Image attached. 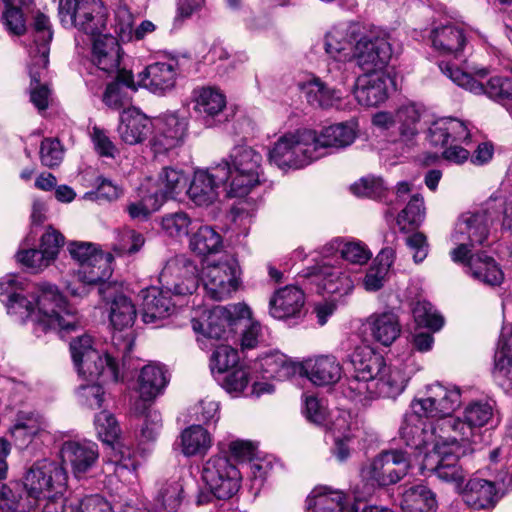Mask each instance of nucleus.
Here are the masks:
<instances>
[{"label": "nucleus", "instance_id": "nucleus-1", "mask_svg": "<svg viewBox=\"0 0 512 512\" xmlns=\"http://www.w3.org/2000/svg\"><path fill=\"white\" fill-rule=\"evenodd\" d=\"M23 281L8 275L0 282V301L11 315L29 319L36 330H55L69 333L81 326L77 311L71 307L55 285L41 284L30 292L31 299L23 295Z\"/></svg>", "mask_w": 512, "mask_h": 512}, {"label": "nucleus", "instance_id": "nucleus-2", "mask_svg": "<svg viewBox=\"0 0 512 512\" xmlns=\"http://www.w3.org/2000/svg\"><path fill=\"white\" fill-rule=\"evenodd\" d=\"M354 373L347 380L353 396L395 398L406 387L407 377L398 367H387L384 358L369 347H358L351 355Z\"/></svg>", "mask_w": 512, "mask_h": 512}, {"label": "nucleus", "instance_id": "nucleus-3", "mask_svg": "<svg viewBox=\"0 0 512 512\" xmlns=\"http://www.w3.org/2000/svg\"><path fill=\"white\" fill-rule=\"evenodd\" d=\"M498 422L495 419V404L490 400L469 403L462 416L445 418L440 424V437L452 443L477 444L481 441L482 427Z\"/></svg>", "mask_w": 512, "mask_h": 512}, {"label": "nucleus", "instance_id": "nucleus-4", "mask_svg": "<svg viewBox=\"0 0 512 512\" xmlns=\"http://www.w3.org/2000/svg\"><path fill=\"white\" fill-rule=\"evenodd\" d=\"M266 366L275 365L277 369H270L271 376L282 380L297 371L306 376L313 384L318 386L331 385L338 382L342 375V367L334 356L322 355L308 358L301 363H288L285 360L278 362L272 358L265 360Z\"/></svg>", "mask_w": 512, "mask_h": 512}, {"label": "nucleus", "instance_id": "nucleus-5", "mask_svg": "<svg viewBox=\"0 0 512 512\" xmlns=\"http://www.w3.org/2000/svg\"><path fill=\"white\" fill-rule=\"evenodd\" d=\"M229 197H243L259 184L262 156L252 147L235 146L230 153Z\"/></svg>", "mask_w": 512, "mask_h": 512}, {"label": "nucleus", "instance_id": "nucleus-6", "mask_svg": "<svg viewBox=\"0 0 512 512\" xmlns=\"http://www.w3.org/2000/svg\"><path fill=\"white\" fill-rule=\"evenodd\" d=\"M250 308L244 304L231 307L216 306L205 315L203 321L193 320L192 327L195 332H200L209 339L228 340L235 333L238 323L247 321Z\"/></svg>", "mask_w": 512, "mask_h": 512}, {"label": "nucleus", "instance_id": "nucleus-7", "mask_svg": "<svg viewBox=\"0 0 512 512\" xmlns=\"http://www.w3.org/2000/svg\"><path fill=\"white\" fill-rule=\"evenodd\" d=\"M71 257L80 265L76 277L85 283H102L112 274V255L103 253L88 242H71L68 245Z\"/></svg>", "mask_w": 512, "mask_h": 512}, {"label": "nucleus", "instance_id": "nucleus-8", "mask_svg": "<svg viewBox=\"0 0 512 512\" xmlns=\"http://www.w3.org/2000/svg\"><path fill=\"white\" fill-rule=\"evenodd\" d=\"M201 281L206 295L215 301L227 299L239 285V265L232 256L209 263L202 269Z\"/></svg>", "mask_w": 512, "mask_h": 512}, {"label": "nucleus", "instance_id": "nucleus-9", "mask_svg": "<svg viewBox=\"0 0 512 512\" xmlns=\"http://www.w3.org/2000/svg\"><path fill=\"white\" fill-rule=\"evenodd\" d=\"M497 215L496 201L490 197L477 210L463 213L458 218L451 240L468 241L470 245L483 244Z\"/></svg>", "mask_w": 512, "mask_h": 512}, {"label": "nucleus", "instance_id": "nucleus-10", "mask_svg": "<svg viewBox=\"0 0 512 512\" xmlns=\"http://www.w3.org/2000/svg\"><path fill=\"white\" fill-rule=\"evenodd\" d=\"M441 70L457 85L473 92L486 94L490 99L502 104L512 114V80L495 76L483 84L458 67L440 65Z\"/></svg>", "mask_w": 512, "mask_h": 512}, {"label": "nucleus", "instance_id": "nucleus-11", "mask_svg": "<svg viewBox=\"0 0 512 512\" xmlns=\"http://www.w3.org/2000/svg\"><path fill=\"white\" fill-rule=\"evenodd\" d=\"M411 468L409 454L392 449L381 452L373 461L362 469L364 479L378 486H389L403 479Z\"/></svg>", "mask_w": 512, "mask_h": 512}, {"label": "nucleus", "instance_id": "nucleus-12", "mask_svg": "<svg viewBox=\"0 0 512 512\" xmlns=\"http://www.w3.org/2000/svg\"><path fill=\"white\" fill-rule=\"evenodd\" d=\"M103 6L98 0H60L62 24L95 36L103 27Z\"/></svg>", "mask_w": 512, "mask_h": 512}, {"label": "nucleus", "instance_id": "nucleus-13", "mask_svg": "<svg viewBox=\"0 0 512 512\" xmlns=\"http://www.w3.org/2000/svg\"><path fill=\"white\" fill-rule=\"evenodd\" d=\"M461 405V392L457 387L434 383L427 386L426 396L412 402L411 408L426 418H436L437 427Z\"/></svg>", "mask_w": 512, "mask_h": 512}, {"label": "nucleus", "instance_id": "nucleus-14", "mask_svg": "<svg viewBox=\"0 0 512 512\" xmlns=\"http://www.w3.org/2000/svg\"><path fill=\"white\" fill-rule=\"evenodd\" d=\"M392 55L388 35L381 30H367L363 26L361 36L357 38L353 58L362 70H382Z\"/></svg>", "mask_w": 512, "mask_h": 512}, {"label": "nucleus", "instance_id": "nucleus-15", "mask_svg": "<svg viewBox=\"0 0 512 512\" xmlns=\"http://www.w3.org/2000/svg\"><path fill=\"white\" fill-rule=\"evenodd\" d=\"M230 172L231 167L227 160L205 170H197L186 190L189 199L197 206L211 205L218 198L221 186H226V191L229 189Z\"/></svg>", "mask_w": 512, "mask_h": 512}, {"label": "nucleus", "instance_id": "nucleus-16", "mask_svg": "<svg viewBox=\"0 0 512 512\" xmlns=\"http://www.w3.org/2000/svg\"><path fill=\"white\" fill-rule=\"evenodd\" d=\"M24 481L26 487L44 502L49 500L48 493H62L65 490L68 475L61 464L43 459L35 462L27 470Z\"/></svg>", "mask_w": 512, "mask_h": 512}, {"label": "nucleus", "instance_id": "nucleus-17", "mask_svg": "<svg viewBox=\"0 0 512 512\" xmlns=\"http://www.w3.org/2000/svg\"><path fill=\"white\" fill-rule=\"evenodd\" d=\"M202 479L218 499L231 498L240 487V472L226 456H213L204 464Z\"/></svg>", "mask_w": 512, "mask_h": 512}, {"label": "nucleus", "instance_id": "nucleus-18", "mask_svg": "<svg viewBox=\"0 0 512 512\" xmlns=\"http://www.w3.org/2000/svg\"><path fill=\"white\" fill-rule=\"evenodd\" d=\"M198 269L185 255L169 259L159 274V282L166 293L192 294L198 287Z\"/></svg>", "mask_w": 512, "mask_h": 512}, {"label": "nucleus", "instance_id": "nucleus-19", "mask_svg": "<svg viewBox=\"0 0 512 512\" xmlns=\"http://www.w3.org/2000/svg\"><path fill=\"white\" fill-rule=\"evenodd\" d=\"M62 463L70 466L72 474L82 479L97 464L99 459L98 445L87 440H68L62 444Z\"/></svg>", "mask_w": 512, "mask_h": 512}, {"label": "nucleus", "instance_id": "nucleus-20", "mask_svg": "<svg viewBox=\"0 0 512 512\" xmlns=\"http://www.w3.org/2000/svg\"><path fill=\"white\" fill-rule=\"evenodd\" d=\"M98 293L109 306L110 322L115 329L131 327L136 319V309L132 301L119 291L116 283L102 282Z\"/></svg>", "mask_w": 512, "mask_h": 512}, {"label": "nucleus", "instance_id": "nucleus-21", "mask_svg": "<svg viewBox=\"0 0 512 512\" xmlns=\"http://www.w3.org/2000/svg\"><path fill=\"white\" fill-rule=\"evenodd\" d=\"M423 466L434 472L437 477L446 482L460 486L465 479V472L459 464V458L449 446L435 445L433 450L425 453Z\"/></svg>", "mask_w": 512, "mask_h": 512}, {"label": "nucleus", "instance_id": "nucleus-22", "mask_svg": "<svg viewBox=\"0 0 512 512\" xmlns=\"http://www.w3.org/2000/svg\"><path fill=\"white\" fill-rule=\"evenodd\" d=\"M91 62L106 76L119 75L121 71L122 49L116 37L109 34L92 36Z\"/></svg>", "mask_w": 512, "mask_h": 512}, {"label": "nucleus", "instance_id": "nucleus-23", "mask_svg": "<svg viewBox=\"0 0 512 512\" xmlns=\"http://www.w3.org/2000/svg\"><path fill=\"white\" fill-rule=\"evenodd\" d=\"M422 413H417L413 409L405 414L403 423L400 427V437L407 447L416 451H422L427 445L435 441L436 433L440 437V429L433 426L430 422L423 419Z\"/></svg>", "mask_w": 512, "mask_h": 512}, {"label": "nucleus", "instance_id": "nucleus-24", "mask_svg": "<svg viewBox=\"0 0 512 512\" xmlns=\"http://www.w3.org/2000/svg\"><path fill=\"white\" fill-rule=\"evenodd\" d=\"M43 504L39 496L32 493L26 482L0 481V509L2 512H32Z\"/></svg>", "mask_w": 512, "mask_h": 512}, {"label": "nucleus", "instance_id": "nucleus-25", "mask_svg": "<svg viewBox=\"0 0 512 512\" xmlns=\"http://www.w3.org/2000/svg\"><path fill=\"white\" fill-rule=\"evenodd\" d=\"M308 275L314 277L317 284L328 294L343 296L353 289V281L343 267L328 261L312 267Z\"/></svg>", "mask_w": 512, "mask_h": 512}, {"label": "nucleus", "instance_id": "nucleus-26", "mask_svg": "<svg viewBox=\"0 0 512 512\" xmlns=\"http://www.w3.org/2000/svg\"><path fill=\"white\" fill-rule=\"evenodd\" d=\"M387 77L381 70L366 72L356 79L354 95L358 103L374 107L383 103L387 97Z\"/></svg>", "mask_w": 512, "mask_h": 512}, {"label": "nucleus", "instance_id": "nucleus-27", "mask_svg": "<svg viewBox=\"0 0 512 512\" xmlns=\"http://www.w3.org/2000/svg\"><path fill=\"white\" fill-rule=\"evenodd\" d=\"M177 63L155 62L139 74V84L155 94H164L174 88L177 77Z\"/></svg>", "mask_w": 512, "mask_h": 512}, {"label": "nucleus", "instance_id": "nucleus-28", "mask_svg": "<svg viewBox=\"0 0 512 512\" xmlns=\"http://www.w3.org/2000/svg\"><path fill=\"white\" fill-rule=\"evenodd\" d=\"M305 303L303 291L293 285L278 289L270 298L269 313L279 320L300 315Z\"/></svg>", "mask_w": 512, "mask_h": 512}, {"label": "nucleus", "instance_id": "nucleus-29", "mask_svg": "<svg viewBox=\"0 0 512 512\" xmlns=\"http://www.w3.org/2000/svg\"><path fill=\"white\" fill-rule=\"evenodd\" d=\"M361 32H363V26L358 23H352L346 28H333L325 37L326 52L340 61L352 58L350 51L354 52L357 38L361 36Z\"/></svg>", "mask_w": 512, "mask_h": 512}, {"label": "nucleus", "instance_id": "nucleus-30", "mask_svg": "<svg viewBox=\"0 0 512 512\" xmlns=\"http://www.w3.org/2000/svg\"><path fill=\"white\" fill-rule=\"evenodd\" d=\"M187 120L176 114L163 116L158 123V132L153 138L156 152H165L181 145L187 134Z\"/></svg>", "mask_w": 512, "mask_h": 512}, {"label": "nucleus", "instance_id": "nucleus-31", "mask_svg": "<svg viewBox=\"0 0 512 512\" xmlns=\"http://www.w3.org/2000/svg\"><path fill=\"white\" fill-rule=\"evenodd\" d=\"M78 373L88 381L103 377L105 379L117 382L119 380V370L115 360L109 355H101L98 351H90L87 357L74 362Z\"/></svg>", "mask_w": 512, "mask_h": 512}, {"label": "nucleus", "instance_id": "nucleus-32", "mask_svg": "<svg viewBox=\"0 0 512 512\" xmlns=\"http://www.w3.org/2000/svg\"><path fill=\"white\" fill-rule=\"evenodd\" d=\"M193 111L202 118L205 125H214L217 117L226 107V98L218 90L212 87H201L192 93Z\"/></svg>", "mask_w": 512, "mask_h": 512}, {"label": "nucleus", "instance_id": "nucleus-33", "mask_svg": "<svg viewBox=\"0 0 512 512\" xmlns=\"http://www.w3.org/2000/svg\"><path fill=\"white\" fill-rule=\"evenodd\" d=\"M433 48L443 55L458 57L467 44V36L463 28L453 24H439L430 33Z\"/></svg>", "mask_w": 512, "mask_h": 512}, {"label": "nucleus", "instance_id": "nucleus-34", "mask_svg": "<svg viewBox=\"0 0 512 512\" xmlns=\"http://www.w3.org/2000/svg\"><path fill=\"white\" fill-rule=\"evenodd\" d=\"M142 319L146 324H157L175 311V303L171 301V293L157 287L143 291Z\"/></svg>", "mask_w": 512, "mask_h": 512}, {"label": "nucleus", "instance_id": "nucleus-35", "mask_svg": "<svg viewBox=\"0 0 512 512\" xmlns=\"http://www.w3.org/2000/svg\"><path fill=\"white\" fill-rule=\"evenodd\" d=\"M150 119L135 108L125 109L120 118L118 133L123 142L135 145L143 142L150 134Z\"/></svg>", "mask_w": 512, "mask_h": 512}, {"label": "nucleus", "instance_id": "nucleus-36", "mask_svg": "<svg viewBox=\"0 0 512 512\" xmlns=\"http://www.w3.org/2000/svg\"><path fill=\"white\" fill-rule=\"evenodd\" d=\"M372 338L383 346L391 345L401 333L397 314L393 311L375 312L367 318Z\"/></svg>", "mask_w": 512, "mask_h": 512}, {"label": "nucleus", "instance_id": "nucleus-37", "mask_svg": "<svg viewBox=\"0 0 512 512\" xmlns=\"http://www.w3.org/2000/svg\"><path fill=\"white\" fill-rule=\"evenodd\" d=\"M167 371L159 364H148L141 369L138 377L140 400L136 403L153 401L168 384Z\"/></svg>", "mask_w": 512, "mask_h": 512}, {"label": "nucleus", "instance_id": "nucleus-38", "mask_svg": "<svg viewBox=\"0 0 512 512\" xmlns=\"http://www.w3.org/2000/svg\"><path fill=\"white\" fill-rule=\"evenodd\" d=\"M292 168H301L324 155L317 142V134L312 130H299L292 133Z\"/></svg>", "mask_w": 512, "mask_h": 512}, {"label": "nucleus", "instance_id": "nucleus-39", "mask_svg": "<svg viewBox=\"0 0 512 512\" xmlns=\"http://www.w3.org/2000/svg\"><path fill=\"white\" fill-rule=\"evenodd\" d=\"M189 177L180 169L173 167H164L158 175L156 190L153 195L161 204L167 199H176L179 195L186 192Z\"/></svg>", "mask_w": 512, "mask_h": 512}, {"label": "nucleus", "instance_id": "nucleus-40", "mask_svg": "<svg viewBox=\"0 0 512 512\" xmlns=\"http://www.w3.org/2000/svg\"><path fill=\"white\" fill-rule=\"evenodd\" d=\"M463 499L474 509L493 507L498 500L495 484L485 479L472 478L465 486Z\"/></svg>", "mask_w": 512, "mask_h": 512}, {"label": "nucleus", "instance_id": "nucleus-41", "mask_svg": "<svg viewBox=\"0 0 512 512\" xmlns=\"http://www.w3.org/2000/svg\"><path fill=\"white\" fill-rule=\"evenodd\" d=\"M130 88L132 91L137 90V86L133 80V74L129 70H124L116 76V81L107 85L102 97L103 103L112 110L125 109L131 104V97L123 88Z\"/></svg>", "mask_w": 512, "mask_h": 512}, {"label": "nucleus", "instance_id": "nucleus-42", "mask_svg": "<svg viewBox=\"0 0 512 512\" xmlns=\"http://www.w3.org/2000/svg\"><path fill=\"white\" fill-rule=\"evenodd\" d=\"M394 260L395 251L392 248L386 247L380 251L363 278L362 284L366 291L375 292L384 286Z\"/></svg>", "mask_w": 512, "mask_h": 512}, {"label": "nucleus", "instance_id": "nucleus-43", "mask_svg": "<svg viewBox=\"0 0 512 512\" xmlns=\"http://www.w3.org/2000/svg\"><path fill=\"white\" fill-rule=\"evenodd\" d=\"M468 269L475 279L490 286L500 285L504 279L499 265L485 252L472 255L468 261Z\"/></svg>", "mask_w": 512, "mask_h": 512}, {"label": "nucleus", "instance_id": "nucleus-44", "mask_svg": "<svg viewBox=\"0 0 512 512\" xmlns=\"http://www.w3.org/2000/svg\"><path fill=\"white\" fill-rule=\"evenodd\" d=\"M400 505L402 512H437L435 494L422 484L406 489Z\"/></svg>", "mask_w": 512, "mask_h": 512}, {"label": "nucleus", "instance_id": "nucleus-45", "mask_svg": "<svg viewBox=\"0 0 512 512\" xmlns=\"http://www.w3.org/2000/svg\"><path fill=\"white\" fill-rule=\"evenodd\" d=\"M345 499L342 491L321 487L313 490L306 504L309 512H342Z\"/></svg>", "mask_w": 512, "mask_h": 512}, {"label": "nucleus", "instance_id": "nucleus-46", "mask_svg": "<svg viewBox=\"0 0 512 512\" xmlns=\"http://www.w3.org/2000/svg\"><path fill=\"white\" fill-rule=\"evenodd\" d=\"M356 138V132L352 125L339 123L324 128L317 135L320 151L325 148L341 149L350 146Z\"/></svg>", "mask_w": 512, "mask_h": 512}, {"label": "nucleus", "instance_id": "nucleus-47", "mask_svg": "<svg viewBox=\"0 0 512 512\" xmlns=\"http://www.w3.org/2000/svg\"><path fill=\"white\" fill-rule=\"evenodd\" d=\"M303 89L307 102L313 107L323 109L337 107L341 100L339 90L327 87L319 79L309 81Z\"/></svg>", "mask_w": 512, "mask_h": 512}, {"label": "nucleus", "instance_id": "nucleus-48", "mask_svg": "<svg viewBox=\"0 0 512 512\" xmlns=\"http://www.w3.org/2000/svg\"><path fill=\"white\" fill-rule=\"evenodd\" d=\"M221 235L211 226L201 225L192 233L189 240L190 249L200 255L206 256L220 251L222 248Z\"/></svg>", "mask_w": 512, "mask_h": 512}, {"label": "nucleus", "instance_id": "nucleus-49", "mask_svg": "<svg viewBox=\"0 0 512 512\" xmlns=\"http://www.w3.org/2000/svg\"><path fill=\"white\" fill-rule=\"evenodd\" d=\"M211 447V436L201 425H192L181 434V449L184 455L205 454Z\"/></svg>", "mask_w": 512, "mask_h": 512}, {"label": "nucleus", "instance_id": "nucleus-50", "mask_svg": "<svg viewBox=\"0 0 512 512\" xmlns=\"http://www.w3.org/2000/svg\"><path fill=\"white\" fill-rule=\"evenodd\" d=\"M421 111L414 103L404 104L396 111V124L403 141H411L419 132Z\"/></svg>", "mask_w": 512, "mask_h": 512}, {"label": "nucleus", "instance_id": "nucleus-51", "mask_svg": "<svg viewBox=\"0 0 512 512\" xmlns=\"http://www.w3.org/2000/svg\"><path fill=\"white\" fill-rule=\"evenodd\" d=\"M184 500V484L180 479L164 483L157 497L161 512H182Z\"/></svg>", "mask_w": 512, "mask_h": 512}, {"label": "nucleus", "instance_id": "nucleus-52", "mask_svg": "<svg viewBox=\"0 0 512 512\" xmlns=\"http://www.w3.org/2000/svg\"><path fill=\"white\" fill-rule=\"evenodd\" d=\"M42 430V423L38 417L30 413H20L16 422L10 429L11 436L19 446H26L32 438Z\"/></svg>", "mask_w": 512, "mask_h": 512}, {"label": "nucleus", "instance_id": "nucleus-53", "mask_svg": "<svg viewBox=\"0 0 512 512\" xmlns=\"http://www.w3.org/2000/svg\"><path fill=\"white\" fill-rule=\"evenodd\" d=\"M161 228L170 237L182 238L195 228V221L186 212L176 211L162 217Z\"/></svg>", "mask_w": 512, "mask_h": 512}, {"label": "nucleus", "instance_id": "nucleus-54", "mask_svg": "<svg viewBox=\"0 0 512 512\" xmlns=\"http://www.w3.org/2000/svg\"><path fill=\"white\" fill-rule=\"evenodd\" d=\"M135 411L144 417L140 430L141 437L145 441L155 440L162 427L161 414L147 403H135Z\"/></svg>", "mask_w": 512, "mask_h": 512}, {"label": "nucleus", "instance_id": "nucleus-55", "mask_svg": "<svg viewBox=\"0 0 512 512\" xmlns=\"http://www.w3.org/2000/svg\"><path fill=\"white\" fill-rule=\"evenodd\" d=\"M425 217V207L423 197L415 194L411 197L406 207L399 213L397 218L398 225L402 230L406 229V225L418 226Z\"/></svg>", "mask_w": 512, "mask_h": 512}, {"label": "nucleus", "instance_id": "nucleus-56", "mask_svg": "<svg viewBox=\"0 0 512 512\" xmlns=\"http://www.w3.org/2000/svg\"><path fill=\"white\" fill-rule=\"evenodd\" d=\"M95 429L100 440L114 445L119 437L120 428L114 416L108 411H101L95 416Z\"/></svg>", "mask_w": 512, "mask_h": 512}, {"label": "nucleus", "instance_id": "nucleus-57", "mask_svg": "<svg viewBox=\"0 0 512 512\" xmlns=\"http://www.w3.org/2000/svg\"><path fill=\"white\" fill-rule=\"evenodd\" d=\"M413 317L419 326L438 331L443 326L444 320L431 303L418 301L413 307Z\"/></svg>", "mask_w": 512, "mask_h": 512}, {"label": "nucleus", "instance_id": "nucleus-58", "mask_svg": "<svg viewBox=\"0 0 512 512\" xmlns=\"http://www.w3.org/2000/svg\"><path fill=\"white\" fill-rule=\"evenodd\" d=\"M239 361L238 352L229 345H219L211 356L210 367L213 373L229 372Z\"/></svg>", "mask_w": 512, "mask_h": 512}, {"label": "nucleus", "instance_id": "nucleus-59", "mask_svg": "<svg viewBox=\"0 0 512 512\" xmlns=\"http://www.w3.org/2000/svg\"><path fill=\"white\" fill-rule=\"evenodd\" d=\"M293 143L292 133H288L280 137L274 144L273 148L269 151L270 162L274 163L279 168H292Z\"/></svg>", "mask_w": 512, "mask_h": 512}, {"label": "nucleus", "instance_id": "nucleus-60", "mask_svg": "<svg viewBox=\"0 0 512 512\" xmlns=\"http://www.w3.org/2000/svg\"><path fill=\"white\" fill-rule=\"evenodd\" d=\"M351 191L358 197L381 199L386 195L387 188L381 178L367 176L351 185Z\"/></svg>", "mask_w": 512, "mask_h": 512}, {"label": "nucleus", "instance_id": "nucleus-61", "mask_svg": "<svg viewBox=\"0 0 512 512\" xmlns=\"http://www.w3.org/2000/svg\"><path fill=\"white\" fill-rule=\"evenodd\" d=\"M114 474L123 482H133L136 479V462L131 458L129 450H119L115 453Z\"/></svg>", "mask_w": 512, "mask_h": 512}, {"label": "nucleus", "instance_id": "nucleus-62", "mask_svg": "<svg viewBox=\"0 0 512 512\" xmlns=\"http://www.w3.org/2000/svg\"><path fill=\"white\" fill-rule=\"evenodd\" d=\"M64 157V150L60 141L56 138H45L40 145V159L44 166L54 168L58 166Z\"/></svg>", "mask_w": 512, "mask_h": 512}, {"label": "nucleus", "instance_id": "nucleus-63", "mask_svg": "<svg viewBox=\"0 0 512 512\" xmlns=\"http://www.w3.org/2000/svg\"><path fill=\"white\" fill-rule=\"evenodd\" d=\"M68 512H113L111 504L100 495L87 496L67 505Z\"/></svg>", "mask_w": 512, "mask_h": 512}, {"label": "nucleus", "instance_id": "nucleus-64", "mask_svg": "<svg viewBox=\"0 0 512 512\" xmlns=\"http://www.w3.org/2000/svg\"><path fill=\"white\" fill-rule=\"evenodd\" d=\"M493 375L502 388L512 391V358L495 353Z\"/></svg>", "mask_w": 512, "mask_h": 512}]
</instances>
